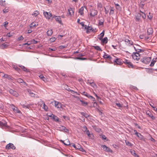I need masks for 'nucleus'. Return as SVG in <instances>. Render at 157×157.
I'll use <instances>...</instances> for the list:
<instances>
[{
	"mask_svg": "<svg viewBox=\"0 0 157 157\" xmlns=\"http://www.w3.org/2000/svg\"><path fill=\"white\" fill-rule=\"evenodd\" d=\"M151 60V57H147L143 58L141 59V61L146 64H148Z\"/></svg>",
	"mask_w": 157,
	"mask_h": 157,
	"instance_id": "nucleus-1",
	"label": "nucleus"
},
{
	"mask_svg": "<svg viewBox=\"0 0 157 157\" xmlns=\"http://www.w3.org/2000/svg\"><path fill=\"white\" fill-rule=\"evenodd\" d=\"M52 104H54L55 106L58 109L62 107V104L61 103L55 101H54L52 102Z\"/></svg>",
	"mask_w": 157,
	"mask_h": 157,
	"instance_id": "nucleus-2",
	"label": "nucleus"
},
{
	"mask_svg": "<svg viewBox=\"0 0 157 157\" xmlns=\"http://www.w3.org/2000/svg\"><path fill=\"white\" fill-rule=\"evenodd\" d=\"M113 62L117 64L121 65L124 63V61L122 60L119 58H116L113 60Z\"/></svg>",
	"mask_w": 157,
	"mask_h": 157,
	"instance_id": "nucleus-3",
	"label": "nucleus"
},
{
	"mask_svg": "<svg viewBox=\"0 0 157 157\" xmlns=\"http://www.w3.org/2000/svg\"><path fill=\"white\" fill-rule=\"evenodd\" d=\"M11 148L14 150L16 148L15 146L12 143H10L7 145L6 146V149L8 150Z\"/></svg>",
	"mask_w": 157,
	"mask_h": 157,
	"instance_id": "nucleus-4",
	"label": "nucleus"
},
{
	"mask_svg": "<svg viewBox=\"0 0 157 157\" xmlns=\"http://www.w3.org/2000/svg\"><path fill=\"white\" fill-rule=\"evenodd\" d=\"M132 57L134 59L138 60L140 59V54L137 52L133 53L132 55Z\"/></svg>",
	"mask_w": 157,
	"mask_h": 157,
	"instance_id": "nucleus-5",
	"label": "nucleus"
},
{
	"mask_svg": "<svg viewBox=\"0 0 157 157\" xmlns=\"http://www.w3.org/2000/svg\"><path fill=\"white\" fill-rule=\"evenodd\" d=\"M44 14L46 18L48 19H50L51 17L52 18V15L50 12H44Z\"/></svg>",
	"mask_w": 157,
	"mask_h": 157,
	"instance_id": "nucleus-6",
	"label": "nucleus"
},
{
	"mask_svg": "<svg viewBox=\"0 0 157 157\" xmlns=\"http://www.w3.org/2000/svg\"><path fill=\"white\" fill-rule=\"evenodd\" d=\"M124 63L127 65L129 68H133V67L132 64L128 60L125 59V61H124Z\"/></svg>",
	"mask_w": 157,
	"mask_h": 157,
	"instance_id": "nucleus-7",
	"label": "nucleus"
},
{
	"mask_svg": "<svg viewBox=\"0 0 157 157\" xmlns=\"http://www.w3.org/2000/svg\"><path fill=\"white\" fill-rule=\"evenodd\" d=\"M90 15L92 17H94L97 15L98 13V11L94 9H92L90 10Z\"/></svg>",
	"mask_w": 157,
	"mask_h": 157,
	"instance_id": "nucleus-8",
	"label": "nucleus"
},
{
	"mask_svg": "<svg viewBox=\"0 0 157 157\" xmlns=\"http://www.w3.org/2000/svg\"><path fill=\"white\" fill-rule=\"evenodd\" d=\"M101 147L106 152H110L111 153L113 152V151L110 148L107 147L106 145H102L101 146Z\"/></svg>",
	"mask_w": 157,
	"mask_h": 157,
	"instance_id": "nucleus-9",
	"label": "nucleus"
},
{
	"mask_svg": "<svg viewBox=\"0 0 157 157\" xmlns=\"http://www.w3.org/2000/svg\"><path fill=\"white\" fill-rule=\"evenodd\" d=\"M9 91L10 94L16 97H17L19 95L18 94L16 91L12 89H10Z\"/></svg>",
	"mask_w": 157,
	"mask_h": 157,
	"instance_id": "nucleus-10",
	"label": "nucleus"
},
{
	"mask_svg": "<svg viewBox=\"0 0 157 157\" xmlns=\"http://www.w3.org/2000/svg\"><path fill=\"white\" fill-rule=\"evenodd\" d=\"M54 17L56 21L58 22L60 24H62V21L60 17V16H57L54 15V16L52 17V18Z\"/></svg>",
	"mask_w": 157,
	"mask_h": 157,
	"instance_id": "nucleus-11",
	"label": "nucleus"
},
{
	"mask_svg": "<svg viewBox=\"0 0 157 157\" xmlns=\"http://www.w3.org/2000/svg\"><path fill=\"white\" fill-rule=\"evenodd\" d=\"M146 114L149 117L151 118L153 120H154L155 119V117L153 116L151 112L149 110H147L146 111Z\"/></svg>",
	"mask_w": 157,
	"mask_h": 157,
	"instance_id": "nucleus-12",
	"label": "nucleus"
},
{
	"mask_svg": "<svg viewBox=\"0 0 157 157\" xmlns=\"http://www.w3.org/2000/svg\"><path fill=\"white\" fill-rule=\"evenodd\" d=\"M68 14L70 15H74L75 9L72 8L70 7L69 9H68Z\"/></svg>",
	"mask_w": 157,
	"mask_h": 157,
	"instance_id": "nucleus-13",
	"label": "nucleus"
},
{
	"mask_svg": "<svg viewBox=\"0 0 157 157\" xmlns=\"http://www.w3.org/2000/svg\"><path fill=\"white\" fill-rule=\"evenodd\" d=\"M153 29L152 28L150 27L147 29V34L148 36L151 35L153 33Z\"/></svg>",
	"mask_w": 157,
	"mask_h": 157,
	"instance_id": "nucleus-14",
	"label": "nucleus"
},
{
	"mask_svg": "<svg viewBox=\"0 0 157 157\" xmlns=\"http://www.w3.org/2000/svg\"><path fill=\"white\" fill-rule=\"evenodd\" d=\"M85 133H86L89 139H94V136L92 134L90 133V132L88 130L87 131H86V132Z\"/></svg>",
	"mask_w": 157,
	"mask_h": 157,
	"instance_id": "nucleus-15",
	"label": "nucleus"
},
{
	"mask_svg": "<svg viewBox=\"0 0 157 157\" xmlns=\"http://www.w3.org/2000/svg\"><path fill=\"white\" fill-rule=\"evenodd\" d=\"M94 31V29H93L92 27L91 26H88L87 28L86 33H88L90 32Z\"/></svg>",
	"mask_w": 157,
	"mask_h": 157,
	"instance_id": "nucleus-16",
	"label": "nucleus"
},
{
	"mask_svg": "<svg viewBox=\"0 0 157 157\" xmlns=\"http://www.w3.org/2000/svg\"><path fill=\"white\" fill-rule=\"evenodd\" d=\"M51 117H52L53 119L56 122H58L59 121V119L57 117L52 114L50 116Z\"/></svg>",
	"mask_w": 157,
	"mask_h": 157,
	"instance_id": "nucleus-17",
	"label": "nucleus"
},
{
	"mask_svg": "<svg viewBox=\"0 0 157 157\" xmlns=\"http://www.w3.org/2000/svg\"><path fill=\"white\" fill-rule=\"evenodd\" d=\"M59 128L60 130L63 131L64 130L65 132H68L69 130L68 129H67L64 126H61L59 127Z\"/></svg>",
	"mask_w": 157,
	"mask_h": 157,
	"instance_id": "nucleus-18",
	"label": "nucleus"
},
{
	"mask_svg": "<svg viewBox=\"0 0 157 157\" xmlns=\"http://www.w3.org/2000/svg\"><path fill=\"white\" fill-rule=\"evenodd\" d=\"M139 139L140 140H143L144 141L145 139L144 138V137L140 133H138V134L136 135Z\"/></svg>",
	"mask_w": 157,
	"mask_h": 157,
	"instance_id": "nucleus-19",
	"label": "nucleus"
},
{
	"mask_svg": "<svg viewBox=\"0 0 157 157\" xmlns=\"http://www.w3.org/2000/svg\"><path fill=\"white\" fill-rule=\"evenodd\" d=\"M103 57L105 59H108L109 60H111L112 59V58L110 55H109L105 53L103 56Z\"/></svg>",
	"mask_w": 157,
	"mask_h": 157,
	"instance_id": "nucleus-20",
	"label": "nucleus"
},
{
	"mask_svg": "<svg viewBox=\"0 0 157 157\" xmlns=\"http://www.w3.org/2000/svg\"><path fill=\"white\" fill-rule=\"evenodd\" d=\"M60 141L61 142L63 143L64 145H66L68 146V145H70V142L68 139H66V143H65L64 142V141L62 140H60Z\"/></svg>",
	"mask_w": 157,
	"mask_h": 157,
	"instance_id": "nucleus-21",
	"label": "nucleus"
},
{
	"mask_svg": "<svg viewBox=\"0 0 157 157\" xmlns=\"http://www.w3.org/2000/svg\"><path fill=\"white\" fill-rule=\"evenodd\" d=\"M141 15L140 13H137L136 16V21H139L140 19Z\"/></svg>",
	"mask_w": 157,
	"mask_h": 157,
	"instance_id": "nucleus-22",
	"label": "nucleus"
},
{
	"mask_svg": "<svg viewBox=\"0 0 157 157\" xmlns=\"http://www.w3.org/2000/svg\"><path fill=\"white\" fill-rule=\"evenodd\" d=\"M3 77L8 79V80H13V77L7 74H6L4 75L3 76Z\"/></svg>",
	"mask_w": 157,
	"mask_h": 157,
	"instance_id": "nucleus-23",
	"label": "nucleus"
},
{
	"mask_svg": "<svg viewBox=\"0 0 157 157\" xmlns=\"http://www.w3.org/2000/svg\"><path fill=\"white\" fill-rule=\"evenodd\" d=\"M84 8V7L82 6L79 9V13L81 15H82L84 14L83 11Z\"/></svg>",
	"mask_w": 157,
	"mask_h": 157,
	"instance_id": "nucleus-24",
	"label": "nucleus"
},
{
	"mask_svg": "<svg viewBox=\"0 0 157 157\" xmlns=\"http://www.w3.org/2000/svg\"><path fill=\"white\" fill-rule=\"evenodd\" d=\"M7 125V123L5 121H0V126H6Z\"/></svg>",
	"mask_w": 157,
	"mask_h": 157,
	"instance_id": "nucleus-25",
	"label": "nucleus"
},
{
	"mask_svg": "<svg viewBox=\"0 0 157 157\" xmlns=\"http://www.w3.org/2000/svg\"><path fill=\"white\" fill-rule=\"evenodd\" d=\"M97 8L100 11H101L102 9V5L101 3H98L97 4Z\"/></svg>",
	"mask_w": 157,
	"mask_h": 157,
	"instance_id": "nucleus-26",
	"label": "nucleus"
},
{
	"mask_svg": "<svg viewBox=\"0 0 157 157\" xmlns=\"http://www.w3.org/2000/svg\"><path fill=\"white\" fill-rule=\"evenodd\" d=\"M16 113H19L20 114H21V112L19 109L18 108L16 107V108L15 111L14 112Z\"/></svg>",
	"mask_w": 157,
	"mask_h": 157,
	"instance_id": "nucleus-27",
	"label": "nucleus"
},
{
	"mask_svg": "<svg viewBox=\"0 0 157 157\" xmlns=\"http://www.w3.org/2000/svg\"><path fill=\"white\" fill-rule=\"evenodd\" d=\"M132 154L135 157H139V156L136 153V151L134 150H132L130 151Z\"/></svg>",
	"mask_w": 157,
	"mask_h": 157,
	"instance_id": "nucleus-28",
	"label": "nucleus"
},
{
	"mask_svg": "<svg viewBox=\"0 0 157 157\" xmlns=\"http://www.w3.org/2000/svg\"><path fill=\"white\" fill-rule=\"evenodd\" d=\"M39 78L41 79L43 81H44V82H46L47 81L46 78L44 77L43 75H40L39 76Z\"/></svg>",
	"mask_w": 157,
	"mask_h": 157,
	"instance_id": "nucleus-29",
	"label": "nucleus"
},
{
	"mask_svg": "<svg viewBox=\"0 0 157 157\" xmlns=\"http://www.w3.org/2000/svg\"><path fill=\"white\" fill-rule=\"evenodd\" d=\"M80 94H82L83 95H84L87 97H88V96L89 95V94H88V93H87V92H85V91H83L82 90L80 91Z\"/></svg>",
	"mask_w": 157,
	"mask_h": 157,
	"instance_id": "nucleus-30",
	"label": "nucleus"
},
{
	"mask_svg": "<svg viewBox=\"0 0 157 157\" xmlns=\"http://www.w3.org/2000/svg\"><path fill=\"white\" fill-rule=\"evenodd\" d=\"M8 46V45L5 44V43L2 44V45L0 46V48H1L2 49H4L5 48L7 47Z\"/></svg>",
	"mask_w": 157,
	"mask_h": 157,
	"instance_id": "nucleus-31",
	"label": "nucleus"
},
{
	"mask_svg": "<svg viewBox=\"0 0 157 157\" xmlns=\"http://www.w3.org/2000/svg\"><path fill=\"white\" fill-rule=\"evenodd\" d=\"M104 20L103 19H101L99 20L98 22V24L100 25H103Z\"/></svg>",
	"mask_w": 157,
	"mask_h": 157,
	"instance_id": "nucleus-32",
	"label": "nucleus"
},
{
	"mask_svg": "<svg viewBox=\"0 0 157 157\" xmlns=\"http://www.w3.org/2000/svg\"><path fill=\"white\" fill-rule=\"evenodd\" d=\"M104 35V31L100 34V36L98 38L99 40H101Z\"/></svg>",
	"mask_w": 157,
	"mask_h": 157,
	"instance_id": "nucleus-33",
	"label": "nucleus"
},
{
	"mask_svg": "<svg viewBox=\"0 0 157 157\" xmlns=\"http://www.w3.org/2000/svg\"><path fill=\"white\" fill-rule=\"evenodd\" d=\"M79 100L80 101L82 102V105L84 106H85L87 105L88 104V103L87 102H85V101L81 100Z\"/></svg>",
	"mask_w": 157,
	"mask_h": 157,
	"instance_id": "nucleus-34",
	"label": "nucleus"
},
{
	"mask_svg": "<svg viewBox=\"0 0 157 157\" xmlns=\"http://www.w3.org/2000/svg\"><path fill=\"white\" fill-rule=\"evenodd\" d=\"M13 68L17 71L19 73L20 71V69L17 66L13 65Z\"/></svg>",
	"mask_w": 157,
	"mask_h": 157,
	"instance_id": "nucleus-35",
	"label": "nucleus"
},
{
	"mask_svg": "<svg viewBox=\"0 0 157 157\" xmlns=\"http://www.w3.org/2000/svg\"><path fill=\"white\" fill-rule=\"evenodd\" d=\"M156 62V59H155V60H154V59H153L152 61H151L150 64V66L151 67H152L153 66L155 63Z\"/></svg>",
	"mask_w": 157,
	"mask_h": 157,
	"instance_id": "nucleus-36",
	"label": "nucleus"
},
{
	"mask_svg": "<svg viewBox=\"0 0 157 157\" xmlns=\"http://www.w3.org/2000/svg\"><path fill=\"white\" fill-rule=\"evenodd\" d=\"M108 39L107 37H105L103 39H101L102 42L103 43L106 44L107 42Z\"/></svg>",
	"mask_w": 157,
	"mask_h": 157,
	"instance_id": "nucleus-37",
	"label": "nucleus"
},
{
	"mask_svg": "<svg viewBox=\"0 0 157 157\" xmlns=\"http://www.w3.org/2000/svg\"><path fill=\"white\" fill-rule=\"evenodd\" d=\"M53 31L51 29L50 30H48L47 31V35L48 36H51L52 33Z\"/></svg>",
	"mask_w": 157,
	"mask_h": 157,
	"instance_id": "nucleus-38",
	"label": "nucleus"
},
{
	"mask_svg": "<svg viewBox=\"0 0 157 157\" xmlns=\"http://www.w3.org/2000/svg\"><path fill=\"white\" fill-rule=\"evenodd\" d=\"M134 48L136 51V52H137L138 53H139V52H143L144 50L143 49H136V48L134 47Z\"/></svg>",
	"mask_w": 157,
	"mask_h": 157,
	"instance_id": "nucleus-39",
	"label": "nucleus"
},
{
	"mask_svg": "<svg viewBox=\"0 0 157 157\" xmlns=\"http://www.w3.org/2000/svg\"><path fill=\"white\" fill-rule=\"evenodd\" d=\"M19 66L21 67V68L25 71L28 72L29 71L24 66Z\"/></svg>",
	"mask_w": 157,
	"mask_h": 157,
	"instance_id": "nucleus-40",
	"label": "nucleus"
},
{
	"mask_svg": "<svg viewBox=\"0 0 157 157\" xmlns=\"http://www.w3.org/2000/svg\"><path fill=\"white\" fill-rule=\"evenodd\" d=\"M81 114L86 118L89 117V115H88L87 114L84 112H81Z\"/></svg>",
	"mask_w": 157,
	"mask_h": 157,
	"instance_id": "nucleus-41",
	"label": "nucleus"
},
{
	"mask_svg": "<svg viewBox=\"0 0 157 157\" xmlns=\"http://www.w3.org/2000/svg\"><path fill=\"white\" fill-rule=\"evenodd\" d=\"M125 143L126 144V145L130 146V147H132L133 145L131 143H130L128 141L125 140Z\"/></svg>",
	"mask_w": 157,
	"mask_h": 157,
	"instance_id": "nucleus-42",
	"label": "nucleus"
},
{
	"mask_svg": "<svg viewBox=\"0 0 157 157\" xmlns=\"http://www.w3.org/2000/svg\"><path fill=\"white\" fill-rule=\"evenodd\" d=\"M39 14V12L38 11H35L32 14L33 15H34L35 17L37 16Z\"/></svg>",
	"mask_w": 157,
	"mask_h": 157,
	"instance_id": "nucleus-43",
	"label": "nucleus"
},
{
	"mask_svg": "<svg viewBox=\"0 0 157 157\" xmlns=\"http://www.w3.org/2000/svg\"><path fill=\"white\" fill-rule=\"evenodd\" d=\"M82 130L85 133L87 131V128L86 126H84L82 128Z\"/></svg>",
	"mask_w": 157,
	"mask_h": 157,
	"instance_id": "nucleus-44",
	"label": "nucleus"
},
{
	"mask_svg": "<svg viewBox=\"0 0 157 157\" xmlns=\"http://www.w3.org/2000/svg\"><path fill=\"white\" fill-rule=\"evenodd\" d=\"M10 107L12 109L14 112L15 111L16 108V107L14 106L13 105H10Z\"/></svg>",
	"mask_w": 157,
	"mask_h": 157,
	"instance_id": "nucleus-45",
	"label": "nucleus"
},
{
	"mask_svg": "<svg viewBox=\"0 0 157 157\" xmlns=\"http://www.w3.org/2000/svg\"><path fill=\"white\" fill-rule=\"evenodd\" d=\"M38 25V24H35L34 22H33L31 24L30 27H33L34 26H36Z\"/></svg>",
	"mask_w": 157,
	"mask_h": 157,
	"instance_id": "nucleus-46",
	"label": "nucleus"
},
{
	"mask_svg": "<svg viewBox=\"0 0 157 157\" xmlns=\"http://www.w3.org/2000/svg\"><path fill=\"white\" fill-rule=\"evenodd\" d=\"M94 47L95 49L97 50L101 51H102L101 48L99 46H94Z\"/></svg>",
	"mask_w": 157,
	"mask_h": 157,
	"instance_id": "nucleus-47",
	"label": "nucleus"
},
{
	"mask_svg": "<svg viewBox=\"0 0 157 157\" xmlns=\"http://www.w3.org/2000/svg\"><path fill=\"white\" fill-rule=\"evenodd\" d=\"M88 98H90L93 101H95V99L93 97H92L91 96H90V95H89L87 97Z\"/></svg>",
	"mask_w": 157,
	"mask_h": 157,
	"instance_id": "nucleus-48",
	"label": "nucleus"
},
{
	"mask_svg": "<svg viewBox=\"0 0 157 157\" xmlns=\"http://www.w3.org/2000/svg\"><path fill=\"white\" fill-rule=\"evenodd\" d=\"M90 85L94 88L97 86V85L93 82H92V83H90Z\"/></svg>",
	"mask_w": 157,
	"mask_h": 157,
	"instance_id": "nucleus-49",
	"label": "nucleus"
},
{
	"mask_svg": "<svg viewBox=\"0 0 157 157\" xmlns=\"http://www.w3.org/2000/svg\"><path fill=\"white\" fill-rule=\"evenodd\" d=\"M9 10L8 8H5L3 10V12L4 13H6L8 12Z\"/></svg>",
	"mask_w": 157,
	"mask_h": 157,
	"instance_id": "nucleus-50",
	"label": "nucleus"
},
{
	"mask_svg": "<svg viewBox=\"0 0 157 157\" xmlns=\"http://www.w3.org/2000/svg\"><path fill=\"white\" fill-rule=\"evenodd\" d=\"M116 105L118 107H119L120 109V108L121 107H122V105H121L120 103H116Z\"/></svg>",
	"mask_w": 157,
	"mask_h": 157,
	"instance_id": "nucleus-51",
	"label": "nucleus"
},
{
	"mask_svg": "<svg viewBox=\"0 0 157 157\" xmlns=\"http://www.w3.org/2000/svg\"><path fill=\"white\" fill-rule=\"evenodd\" d=\"M43 107H44V109L45 110L47 111V110L48 107H47V106L44 103H44H43Z\"/></svg>",
	"mask_w": 157,
	"mask_h": 157,
	"instance_id": "nucleus-52",
	"label": "nucleus"
},
{
	"mask_svg": "<svg viewBox=\"0 0 157 157\" xmlns=\"http://www.w3.org/2000/svg\"><path fill=\"white\" fill-rule=\"evenodd\" d=\"M56 40V38L55 37H52L50 38V40L51 42H53Z\"/></svg>",
	"mask_w": 157,
	"mask_h": 157,
	"instance_id": "nucleus-53",
	"label": "nucleus"
},
{
	"mask_svg": "<svg viewBox=\"0 0 157 157\" xmlns=\"http://www.w3.org/2000/svg\"><path fill=\"white\" fill-rule=\"evenodd\" d=\"M17 82L19 83H22L24 82V81L23 79H21V78H19L17 80Z\"/></svg>",
	"mask_w": 157,
	"mask_h": 157,
	"instance_id": "nucleus-54",
	"label": "nucleus"
},
{
	"mask_svg": "<svg viewBox=\"0 0 157 157\" xmlns=\"http://www.w3.org/2000/svg\"><path fill=\"white\" fill-rule=\"evenodd\" d=\"M76 59L81 60H86L87 59L85 58H81L79 57H77Z\"/></svg>",
	"mask_w": 157,
	"mask_h": 157,
	"instance_id": "nucleus-55",
	"label": "nucleus"
},
{
	"mask_svg": "<svg viewBox=\"0 0 157 157\" xmlns=\"http://www.w3.org/2000/svg\"><path fill=\"white\" fill-rule=\"evenodd\" d=\"M13 33H11L10 32L8 33L7 34V36L8 37H11L13 36Z\"/></svg>",
	"mask_w": 157,
	"mask_h": 157,
	"instance_id": "nucleus-56",
	"label": "nucleus"
},
{
	"mask_svg": "<svg viewBox=\"0 0 157 157\" xmlns=\"http://www.w3.org/2000/svg\"><path fill=\"white\" fill-rule=\"evenodd\" d=\"M114 9L113 7H111V9L110 11V13H113L114 12Z\"/></svg>",
	"mask_w": 157,
	"mask_h": 157,
	"instance_id": "nucleus-57",
	"label": "nucleus"
},
{
	"mask_svg": "<svg viewBox=\"0 0 157 157\" xmlns=\"http://www.w3.org/2000/svg\"><path fill=\"white\" fill-rule=\"evenodd\" d=\"M24 38L22 36H21L20 37H18V40H23Z\"/></svg>",
	"mask_w": 157,
	"mask_h": 157,
	"instance_id": "nucleus-58",
	"label": "nucleus"
},
{
	"mask_svg": "<svg viewBox=\"0 0 157 157\" xmlns=\"http://www.w3.org/2000/svg\"><path fill=\"white\" fill-rule=\"evenodd\" d=\"M128 41H129L128 44H129V45H131L133 44V42L132 41L130 40H128Z\"/></svg>",
	"mask_w": 157,
	"mask_h": 157,
	"instance_id": "nucleus-59",
	"label": "nucleus"
},
{
	"mask_svg": "<svg viewBox=\"0 0 157 157\" xmlns=\"http://www.w3.org/2000/svg\"><path fill=\"white\" fill-rule=\"evenodd\" d=\"M77 149H79L80 151H81L82 152H83L85 151L84 149L82 148L81 147H80V148H77Z\"/></svg>",
	"mask_w": 157,
	"mask_h": 157,
	"instance_id": "nucleus-60",
	"label": "nucleus"
},
{
	"mask_svg": "<svg viewBox=\"0 0 157 157\" xmlns=\"http://www.w3.org/2000/svg\"><path fill=\"white\" fill-rule=\"evenodd\" d=\"M4 27H6L7 26L8 24V22L7 21H6L5 22H4Z\"/></svg>",
	"mask_w": 157,
	"mask_h": 157,
	"instance_id": "nucleus-61",
	"label": "nucleus"
},
{
	"mask_svg": "<svg viewBox=\"0 0 157 157\" xmlns=\"http://www.w3.org/2000/svg\"><path fill=\"white\" fill-rule=\"evenodd\" d=\"M32 41L33 42V43L34 44H36L38 42L37 41H36L34 39H33L32 40Z\"/></svg>",
	"mask_w": 157,
	"mask_h": 157,
	"instance_id": "nucleus-62",
	"label": "nucleus"
},
{
	"mask_svg": "<svg viewBox=\"0 0 157 157\" xmlns=\"http://www.w3.org/2000/svg\"><path fill=\"white\" fill-rule=\"evenodd\" d=\"M101 138L103 139L106 140V137L104 135H102L101 136Z\"/></svg>",
	"mask_w": 157,
	"mask_h": 157,
	"instance_id": "nucleus-63",
	"label": "nucleus"
},
{
	"mask_svg": "<svg viewBox=\"0 0 157 157\" xmlns=\"http://www.w3.org/2000/svg\"><path fill=\"white\" fill-rule=\"evenodd\" d=\"M150 38V36H146L144 37V39L146 40H147L148 39Z\"/></svg>",
	"mask_w": 157,
	"mask_h": 157,
	"instance_id": "nucleus-64",
	"label": "nucleus"
}]
</instances>
